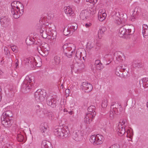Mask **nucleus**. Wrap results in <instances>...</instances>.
<instances>
[{
  "mask_svg": "<svg viewBox=\"0 0 148 148\" xmlns=\"http://www.w3.org/2000/svg\"><path fill=\"white\" fill-rule=\"evenodd\" d=\"M119 9L115 8L111 13L112 16L115 22L118 25L125 23L126 21L127 17L126 14L120 12Z\"/></svg>",
  "mask_w": 148,
  "mask_h": 148,
  "instance_id": "1",
  "label": "nucleus"
},
{
  "mask_svg": "<svg viewBox=\"0 0 148 148\" xmlns=\"http://www.w3.org/2000/svg\"><path fill=\"white\" fill-rule=\"evenodd\" d=\"M12 116L13 114L11 111L8 110L3 112L1 121L2 124L4 127H11L13 122L12 119Z\"/></svg>",
  "mask_w": 148,
  "mask_h": 148,
  "instance_id": "2",
  "label": "nucleus"
},
{
  "mask_svg": "<svg viewBox=\"0 0 148 148\" xmlns=\"http://www.w3.org/2000/svg\"><path fill=\"white\" fill-rule=\"evenodd\" d=\"M35 79L33 76H27L24 79L21 86V90L24 92H28L34 85Z\"/></svg>",
  "mask_w": 148,
  "mask_h": 148,
  "instance_id": "3",
  "label": "nucleus"
},
{
  "mask_svg": "<svg viewBox=\"0 0 148 148\" xmlns=\"http://www.w3.org/2000/svg\"><path fill=\"white\" fill-rule=\"evenodd\" d=\"M54 132L55 136L60 138H67L70 135L68 128L66 126L61 128L55 129Z\"/></svg>",
  "mask_w": 148,
  "mask_h": 148,
  "instance_id": "4",
  "label": "nucleus"
},
{
  "mask_svg": "<svg viewBox=\"0 0 148 148\" xmlns=\"http://www.w3.org/2000/svg\"><path fill=\"white\" fill-rule=\"evenodd\" d=\"M127 29L131 30L130 33L131 34H133L134 32L135 28L133 25L128 24L124 25L120 29L119 35L120 37H123L125 32H127Z\"/></svg>",
  "mask_w": 148,
  "mask_h": 148,
  "instance_id": "5",
  "label": "nucleus"
},
{
  "mask_svg": "<svg viewBox=\"0 0 148 148\" xmlns=\"http://www.w3.org/2000/svg\"><path fill=\"white\" fill-rule=\"evenodd\" d=\"M17 2L14 1L11 3V12L12 14V15L13 17L15 19L18 18L20 16L22 15L23 12L24 7L23 5H21V7L22 9H21V12L19 13V15H18V13L16 9V5L17 4Z\"/></svg>",
  "mask_w": 148,
  "mask_h": 148,
  "instance_id": "6",
  "label": "nucleus"
},
{
  "mask_svg": "<svg viewBox=\"0 0 148 148\" xmlns=\"http://www.w3.org/2000/svg\"><path fill=\"white\" fill-rule=\"evenodd\" d=\"M103 138V136L99 134L93 135L90 137V140L94 145H98L102 143Z\"/></svg>",
  "mask_w": 148,
  "mask_h": 148,
  "instance_id": "7",
  "label": "nucleus"
},
{
  "mask_svg": "<svg viewBox=\"0 0 148 148\" xmlns=\"http://www.w3.org/2000/svg\"><path fill=\"white\" fill-rule=\"evenodd\" d=\"M113 55V60L116 63L119 64L125 60V56L121 51H116L114 53Z\"/></svg>",
  "mask_w": 148,
  "mask_h": 148,
  "instance_id": "8",
  "label": "nucleus"
},
{
  "mask_svg": "<svg viewBox=\"0 0 148 148\" xmlns=\"http://www.w3.org/2000/svg\"><path fill=\"white\" fill-rule=\"evenodd\" d=\"M46 95L45 92L40 89L38 90L34 93L35 99L38 102L44 101Z\"/></svg>",
  "mask_w": 148,
  "mask_h": 148,
  "instance_id": "9",
  "label": "nucleus"
},
{
  "mask_svg": "<svg viewBox=\"0 0 148 148\" xmlns=\"http://www.w3.org/2000/svg\"><path fill=\"white\" fill-rule=\"evenodd\" d=\"M126 121L125 119H122L120 120L117 130L119 136H122L125 133V124Z\"/></svg>",
  "mask_w": 148,
  "mask_h": 148,
  "instance_id": "10",
  "label": "nucleus"
},
{
  "mask_svg": "<svg viewBox=\"0 0 148 148\" xmlns=\"http://www.w3.org/2000/svg\"><path fill=\"white\" fill-rule=\"evenodd\" d=\"M112 108V110L115 114L119 115L121 114L122 108L120 104L118 102L112 103L111 105V108Z\"/></svg>",
  "mask_w": 148,
  "mask_h": 148,
  "instance_id": "11",
  "label": "nucleus"
},
{
  "mask_svg": "<svg viewBox=\"0 0 148 148\" xmlns=\"http://www.w3.org/2000/svg\"><path fill=\"white\" fill-rule=\"evenodd\" d=\"M73 138L77 141H79L83 138V134L80 131L75 130L72 134Z\"/></svg>",
  "mask_w": 148,
  "mask_h": 148,
  "instance_id": "12",
  "label": "nucleus"
},
{
  "mask_svg": "<svg viewBox=\"0 0 148 148\" xmlns=\"http://www.w3.org/2000/svg\"><path fill=\"white\" fill-rule=\"evenodd\" d=\"M82 86V90L85 92H89L92 89V86L91 84L86 82H83Z\"/></svg>",
  "mask_w": 148,
  "mask_h": 148,
  "instance_id": "13",
  "label": "nucleus"
},
{
  "mask_svg": "<svg viewBox=\"0 0 148 148\" xmlns=\"http://www.w3.org/2000/svg\"><path fill=\"white\" fill-rule=\"evenodd\" d=\"M10 19L7 16H2L1 17L0 22L1 25L4 27H6L10 24Z\"/></svg>",
  "mask_w": 148,
  "mask_h": 148,
  "instance_id": "14",
  "label": "nucleus"
},
{
  "mask_svg": "<svg viewBox=\"0 0 148 148\" xmlns=\"http://www.w3.org/2000/svg\"><path fill=\"white\" fill-rule=\"evenodd\" d=\"M40 130L42 135L45 136L47 135L49 129L47 124L46 123H41L40 126Z\"/></svg>",
  "mask_w": 148,
  "mask_h": 148,
  "instance_id": "15",
  "label": "nucleus"
},
{
  "mask_svg": "<svg viewBox=\"0 0 148 148\" xmlns=\"http://www.w3.org/2000/svg\"><path fill=\"white\" fill-rule=\"evenodd\" d=\"M141 11L140 8L138 7H136L135 8L132 16L131 21H134L136 18H138Z\"/></svg>",
  "mask_w": 148,
  "mask_h": 148,
  "instance_id": "16",
  "label": "nucleus"
},
{
  "mask_svg": "<svg viewBox=\"0 0 148 148\" xmlns=\"http://www.w3.org/2000/svg\"><path fill=\"white\" fill-rule=\"evenodd\" d=\"M42 47V51L41 50L42 53V55L43 56H45L47 55L49 53L50 49L48 45L46 43L43 44V45L41 46Z\"/></svg>",
  "mask_w": 148,
  "mask_h": 148,
  "instance_id": "17",
  "label": "nucleus"
},
{
  "mask_svg": "<svg viewBox=\"0 0 148 148\" xmlns=\"http://www.w3.org/2000/svg\"><path fill=\"white\" fill-rule=\"evenodd\" d=\"M26 63L27 64H32L34 66H36L38 67L40 66V65L38 64L35 58L33 57L27 59Z\"/></svg>",
  "mask_w": 148,
  "mask_h": 148,
  "instance_id": "18",
  "label": "nucleus"
},
{
  "mask_svg": "<svg viewBox=\"0 0 148 148\" xmlns=\"http://www.w3.org/2000/svg\"><path fill=\"white\" fill-rule=\"evenodd\" d=\"M95 116L91 114L87 113L84 118V122L87 124H90L92 121Z\"/></svg>",
  "mask_w": 148,
  "mask_h": 148,
  "instance_id": "19",
  "label": "nucleus"
},
{
  "mask_svg": "<svg viewBox=\"0 0 148 148\" xmlns=\"http://www.w3.org/2000/svg\"><path fill=\"white\" fill-rule=\"evenodd\" d=\"M57 100L54 98L49 99L47 101V104L51 107L54 108L57 105Z\"/></svg>",
  "mask_w": 148,
  "mask_h": 148,
  "instance_id": "20",
  "label": "nucleus"
},
{
  "mask_svg": "<svg viewBox=\"0 0 148 148\" xmlns=\"http://www.w3.org/2000/svg\"><path fill=\"white\" fill-rule=\"evenodd\" d=\"M41 148H53V147L50 142L46 140H44L42 143Z\"/></svg>",
  "mask_w": 148,
  "mask_h": 148,
  "instance_id": "21",
  "label": "nucleus"
},
{
  "mask_svg": "<svg viewBox=\"0 0 148 148\" xmlns=\"http://www.w3.org/2000/svg\"><path fill=\"white\" fill-rule=\"evenodd\" d=\"M89 15V13L87 10H83L80 14V18L83 20H86L88 17Z\"/></svg>",
  "mask_w": 148,
  "mask_h": 148,
  "instance_id": "22",
  "label": "nucleus"
},
{
  "mask_svg": "<svg viewBox=\"0 0 148 148\" xmlns=\"http://www.w3.org/2000/svg\"><path fill=\"white\" fill-rule=\"evenodd\" d=\"M37 29L39 30L40 33H43L45 31H47L46 30V25L45 24H39L37 25Z\"/></svg>",
  "mask_w": 148,
  "mask_h": 148,
  "instance_id": "23",
  "label": "nucleus"
},
{
  "mask_svg": "<svg viewBox=\"0 0 148 148\" xmlns=\"http://www.w3.org/2000/svg\"><path fill=\"white\" fill-rule=\"evenodd\" d=\"M82 56V53L81 52H77L75 57L74 59L77 63L80 62L81 60V57Z\"/></svg>",
  "mask_w": 148,
  "mask_h": 148,
  "instance_id": "24",
  "label": "nucleus"
},
{
  "mask_svg": "<svg viewBox=\"0 0 148 148\" xmlns=\"http://www.w3.org/2000/svg\"><path fill=\"white\" fill-rule=\"evenodd\" d=\"M107 29L105 27H102L98 32V36L99 39H101L105 34V32L106 31Z\"/></svg>",
  "mask_w": 148,
  "mask_h": 148,
  "instance_id": "25",
  "label": "nucleus"
},
{
  "mask_svg": "<svg viewBox=\"0 0 148 148\" xmlns=\"http://www.w3.org/2000/svg\"><path fill=\"white\" fill-rule=\"evenodd\" d=\"M96 108L95 106L92 105L89 107L88 109V113L91 114L92 115L93 114V116H95L96 114L95 112Z\"/></svg>",
  "mask_w": 148,
  "mask_h": 148,
  "instance_id": "26",
  "label": "nucleus"
},
{
  "mask_svg": "<svg viewBox=\"0 0 148 148\" xmlns=\"http://www.w3.org/2000/svg\"><path fill=\"white\" fill-rule=\"evenodd\" d=\"M142 66V63L139 61L136 60L134 61L132 63V67L136 69L141 68Z\"/></svg>",
  "mask_w": 148,
  "mask_h": 148,
  "instance_id": "27",
  "label": "nucleus"
},
{
  "mask_svg": "<svg viewBox=\"0 0 148 148\" xmlns=\"http://www.w3.org/2000/svg\"><path fill=\"white\" fill-rule=\"evenodd\" d=\"M0 139L2 142L6 143H7L9 140V138L6 133H5V134L2 135L0 136Z\"/></svg>",
  "mask_w": 148,
  "mask_h": 148,
  "instance_id": "28",
  "label": "nucleus"
},
{
  "mask_svg": "<svg viewBox=\"0 0 148 148\" xmlns=\"http://www.w3.org/2000/svg\"><path fill=\"white\" fill-rule=\"evenodd\" d=\"M36 41L34 38H30L29 37L27 38L26 40V43L28 45H32L35 43Z\"/></svg>",
  "mask_w": 148,
  "mask_h": 148,
  "instance_id": "29",
  "label": "nucleus"
},
{
  "mask_svg": "<svg viewBox=\"0 0 148 148\" xmlns=\"http://www.w3.org/2000/svg\"><path fill=\"white\" fill-rule=\"evenodd\" d=\"M64 11L65 13L68 15V16H71L72 14V10L71 8L69 6L66 7V9H64Z\"/></svg>",
  "mask_w": 148,
  "mask_h": 148,
  "instance_id": "30",
  "label": "nucleus"
},
{
  "mask_svg": "<svg viewBox=\"0 0 148 148\" xmlns=\"http://www.w3.org/2000/svg\"><path fill=\"white\" fill-rule=\"evenodd\" d=\"M16 138L18 141L19 142H23L24 143L25 141L24 136L20 134H18L17 135Z\"/></svg>",
  "mask_w": 148,
  "mask_h": 148,
  "instance_id": "31",
  "label": "nucleus"
},
{
  "mask_svg": "<svg viewBox=\"0 0 148 148\" xmlns=\"http://www.w3.org/2000/svg\"><path fill=\"white\" fill-rule=\"evenodd\" d=\"M63 51L65 55L68 58H70L72 56V54L75 53V51L73 50H72L71 52H68L66 49H65Z\"/></svg>",
  "mask_w": 148,
  "mask_h": 148,
  "instance_id": "32",
  "label": "nucleus"
},
{
  "mask_svg": "<svg viewBox=\"0 0 148 148\" xmlns=\"http://www.w3.org/2000/svg\"><path fill=\"white\" fill-rule=\"evenodd\" d=\"M54 60L56 65L59 64L61 62L60 58L58 56H56L54 58Z\"/></svg>",
  "mask_w": 148,
  "mask_h": 148,
  "instance_id": "33",
  "label": "nucleus"
},
{
  "mask_svg": "<svg viewBox=\"0 0 148 148\" xmlns=\"http://www.w3.org/2000/svg\"><path fill=\"white\" fill-rule=\"evenodd\" d=\"M116 74L117 76H120L123 72L121 70V66H117L115 70Z\"/></svg>",
  "mask_w": 148,
  "mask_h": 148,
  "instance_id": "34",
  "label": "nucleus"
},
{
  "mask_svg": "<svg viewBox=\"0 0 148 148\" xmlns=\"http://www.w3.org/2000/svg\"><path fill=\"white\" fill-rule=\"evenodd\" d=\"M147 82H148V78H144L142 79L140 81V87L141 86H143L144 84L147 83Z\"/></svg>",
  "mask_w": 148,
  "mask_h": 148,
  "instance_id": "35",
  "label": "nucleus"
},
{
  "mask_svg": "<svg viewBox=\"0 0 148 148\" xmlns=\"http://www.w3.org/2000/svg\"><path fill=\"white\" fill-rule=\"evenodd\" d=\"M71 31L68 28L65 27L63 31V33L64 34L65 36H67L70 33Z\"/></svg>",
  "mask_w": 148,
  "mask_h": 148,
  "instance_id": "36",
  "label": "nucleus"
},
{
  "mask_svg": "<svg viewBox=\"0 0 148 148\" xmlns=\"http://www.w3.org/2000/svg\"><path fill=\"white\" fill-rule=\"evenodd\" d=\"M127 32H125L123 36H124L125 38H130V37H129L130 35H132L131 34V33H130L131 30L127 29Z\"/></svg>",
  "mask_w": 148,
  "mask_h": 148,
  "instance_id": "37",
  "label": "nucleus"
},
{
  "mask_svg": "<svg viewBox=\"0 0 148 148\" xmlns=\"http://www.w3.org/2000/svg\"><path fill=\"white\" fill-rule=\"evenodd\" d=\"M95 66L97 70H102L104 68L103 65L101 63H99V64H98L96 65Z\"/></svg>",
  "mask_w": 148,
  "mask_h": 148,
  "instance_id": "38",
  "label": "nucleus"
},
{
  "mask_svg": "<svg viewBox=\"0 0 148 148\" xmlns=\"http://www.w3.org/2000/svg\"><path fill=\"white\" fill-rule=\"evenodd\" d=\"M94 46V44L91 42H89L87 43V47L89 49H90Z\"/></svg>",
  "mask_w": 148,
  "mask_h": 148,
  "instance_id": "39",
  "label": "nucleus"
},
{
  "mask_svg": "<svg viewBox=\"0 0 148 148\" xmlns=\"http://www.w3.org/2000/svg\"><path fill=\"white\" fill-rule=\"evenodd\" d=\"M107 102V100L106 99H104V100L102 101L101 105L102 108H105L108 105Z\"/></svg>",
  "mask_w": 148,
  "mask_h": 148,
  "instance_id": "40",
  "label": "nucleus"
},
{
  "mask_svg": "<svg viewBox=\"0 0 148 148\" xmlns=\"http://www.w3.org/2000/svg\"><path fill=\"white\" fill-rule=\"evenodd\" d=\"M12 143H6L2 147V148H12Z\"/></svg>",
  "mask_w": 148,
  "mask_h": 148,
  "instance_id": "41",
  "label": "nucleus"
},
{
  "mask_svg": "<svg viewBox=\"0 0 148 148\" xmlns=\"http://www.w3.org/2000/svg\"><path fill=\"white\" fill-rule=\"evenodd\" d=\"M70 46H73V47H75L74 45L73 44H68L67 43L65 44L64 45H63V51L65 49H67L68 48V47Z\"/></svg>",
  "mask_w": 148,
  "mask_h": 148,
  "instance_id": "42",
  "label": "nucleus"
},
{
  "mask_svg": "<svg viewBox=\"0 0 148 148\" xmlns=\"http://www.w3.org/2000/svg\"><path fill=\"white\" fill-rule=\"evenodd\" d=\"M47 31H45L43 33H40V35L42 36V37L45 39L47 38L48 37V34L47 33Z\"/></svg>",
  "mask_w": 148,
  "mask_h": 148,
  "instance_id": "43",
  "label": "nucleus"
},
{
  "mask_svg": "<svg viewBox=\"0 0 148 148\" xmlns=\"http://www.w3.org/2000/svg\"><path fill=\"white\" fill-rule=\"evenodd\" d=\"M43 45V44L42 43V45H38V46L37 47L36 49L38 51V52L42 55V53L41 52L40 50H41V51H42V46Z\"/></svg>",
  "mask_w": 148,
  "mask_h": 148,
  "instance_id": "44",
  "label": "nucleus"
},
{
  "mask_svg": "<svg viewBox=\"0 0 148 148\" xmlns=\"http://www.w3.org/2000/svg\"><path fill=\"white\" fill-rule=\"evenodd\" d=\"M73 24V25L70 27L71 28L73 29L74 30H76L77 28V25L75 23Z\"/></svg>",
  "mask_w": 148,
  "mask_h": 148,
  "instance_id": "45",
  "label": "nucleus"
},
{
  "mask_svg": "<svg viewBox=\"0 0 148 148\" xmlns=\"http://www.w3.org/2000/svg\"><path fill=\"white\" fill-rule=\"evenodd\" d=\"M46 25V30H47L48 29H49L48 30V32H49V31L51 32V31H53V30L52 29V27H51V25Z\"/></svg>",
  "mask_w": 148,
  "mask_h": 148,
  "instance_id": "46",
  "label": "nucleus"
},
{
  "mask_svg": "<svg viewBox=\"0 0 148 148\" xmlns=\"http://www.w3.org/2000/svg\"><path fill=\"white\" fill-rule=\"evenodd\" d=\"M127 67L126 65L123 64L121 66V70L122 71H123L127 69Z\"/></svg>",
  "mask_w": 148,
  "mask_h": 148,
  "instance_id": "47",
  "label": "nucleus"
},
{
  "mask_svg": "<svg viewBox=\"0 0 148 148\" xmlns=\"http://www.w3.org/2000/svg\"><path fill=\"white\" fill-rule=\"evenodd\" d=\"M112 110L111 109V111L110 112V118L111 119H113L114 117V114L113 113L114 111H113L112 110Z\"/></svg>",
  "mask_w": 148,
  "mask_h": 148,
  "instance_id": "48",
  "label": "nucleus"
},
{
  "mask_svg": "<svg viewBox=\"0 0 148 148\" xmlns=\"http://www.w3.org/2000/svg\"><path fill=\"white\" fill-rule=\"evenodd\" d=\"M98 0H86V2H89L90 3H92L93 4H94L96 3Z\"/></svg>",
  "mask_w": 148,
  "mask_h": 148,
  "instance_id": "49",
  "label": "nucleus"
},
{
  "mask_svg": "<svg viewBox=\"0 0 148 148\" xmlns=\"http://www.w3.org/2000/svg\"><path fill=\"white\" fill-rule=\"evenodd\" d=\"M35 108L36 110V112L38 113L40 112L41 110V109L40 108L39 106H35Z\"/></svg>",
  "mask_w": 148,
  "mask_h": 148,
  "instance_id": "50",
  "label": "nucleus"
},
{
  "mask_svg": "<svg viewBox=\"0 0 148 148\" xmlns=\"http://www.w3.org/2000/svg\"><path fill=\"white\" fill-rule=\"evenodd\" d=\"M98 18L99 20L100 21H102L105 20L103 18V17L102 18L101 16V15H100V13L99 12V13L98 14Z\"/></svg>",
  "mask_w": 148,
  "mask_h": 148,
  "instance_id": "51",
  "label": "nucleus"
},
{
  "mask_svg": "<svg viewBox=\"0 0 148 148\" xmlns=\"http://www.w3.org/2000/svg\"><path fill=\"white\" fill-rule=\"evenodd\" d=\"M36 41V42L35 44L36 45H42V44H41V40L40 39H38L37 40H35Z\"/></svg>",
  "mask_w": 148,
  "mask_h": 148,
  "instance_id": "52",
  "label": "nucleus"
},
{
  "mask_svg": "<svg viewBox=\"0 0 148 148\" xmlns=\"http://www.w3.org/2000/svg\"><path fill=\"white\" fill-rule=\"evenodd\" d=\"M109 148H120L119 145L118 144H114L110 147Z\"/></svg>",
  "mask_w": 148,
  "mask_h": 148,
  "instance_id": "53",
  "label": "nucleus"
},
{
  "mask_svg": "<svg viewBox=\"0 0 148 148\" xmlns=\"http://www.w3.org/2000/svg\"><path fill=\"white\" fill-rule=\"evenodd\" d=\"M133 135V132H130V131L129 132V133H127V137H129L130 138V136H131L132 137V136Z\"/></svg>",
  "mask_w": 148,
  "mask_h": 148,
  "instance_id": "54",
  "label": "nucleus"
},
{
  "mask_svg": "<svg viewBox=\"0 0 148 148\" xmlns=\"http://www.w3.org/2000/svg\"><path fill=\"white\" fill-rule=\"evenodd\" d=\"M101 45L100 43L97 42L95 48L97 50H98L99 49V47L101 46Z\"/></svg>",
  "mask_w": 148,
  "mask_h": 148,
  "instance_id": "55",
  "label": "nucleus"
},
{
  "mask_svg": "<svg viewBox=\"0 0 148 148\" xmlns=\"http://www.w3.org/2000/svg\"><path fill=\"white\" fill-rule=\"evenodd\" d=\"M72 46H70L68 47V48H67V50L68 51V52L69 51L71 52L72 50L74 51V50L75 49V48H74L73 49H72V48L71 47Z\"/></svg>",
  "mask_w": 148,
  "mask_h": 148,
  "instance_id": "56",
  "label": "nucleus"
},
{
  "mask_svg": "<svg viewBox=\"0 0 148 148\" xmlns=\"http://www.w3.org/2000/svg\"><path fill=\"white\" fill-rule=\"evenodd\" d=\"M72 46H70L68 47V48H67V50L68 51V52L69 51L71 52L72 50L74 51V50L75 49V48H74L73 49H72V48L71 47Z\"/></svg>",
  "mask_w": 148,
  "mask_h": 148,
  "instance_id": "57",
  "label": "nucleus"
},
{
  "mask_svg": "<svg viewBox=\"0 0 148 148\" xmlns=\"http://www.w3.org/2000/svg\"><path fill=\"white\" fill-rule=\"evenodd\" d=\"M100 15H101V16L103 18V17L104 19H105L106 16V14L105 13H103L102 14H100Z\"/></svg>",
  "mask_w": 148,
  "mask_h": 148,
  "instance_id": "58",
  "label": "nucleus"
},
{
  "mask_svg": "<svg viewBox=\"0 0 148 148\" xmlns=\"http://www.w3.org/2000/svg\"><path fill=\"white\" fill-rule=\"evenodd\" d=\"M101 63L100 60H96L95 62V66L99 64V63Z\"/></svg>",
  "mask_w": 148,
  "mask_h": 148,
  "instance_id": "59",
  "label": "nucleus"
},
{
  "mask_svg": "<svg viewBox=\"0 0 148 148\" xmlns=\"http://www.w3.org/2000/svg\"><path fill=\"white\" fill-rule=\"evenodd\" d=\"M11 49L13 51H14L15 52H17V50H16V47H15L14 46H12L11 47Z\"/></svg>",
  "mask_w": 148,
  "mask_h": 148,
  "instance_id": "60",
  "label": "nucleus"
},
{
  "mask_svg": "<svg viewBox=\"0 0 148 148\" xmlns=\"http://www.w3.org/2000/svg\"><path fill=\"white\" fill-rule=\"evenodd\" d=\"M16 8L17 10L16 9V10L17 11H18L17 12H18V15H19L20 14V12H21V11L20 10V8H19V7L17 5H16Z\"/></svg>",
  "mask_w": 148,
  "mask_h": 148,
  "instance_id": "61",
  "label": "nucleus"
},
{
  "mask_svg": "<svg viewBox=\"0 0 148 148\" xmlns=\"http://www.w3.org/2000/svg\"><path fill=\"white\" fill-rule=\"evenodd\" d=\"M18 60L17 59H16L15 60V64L16 68H17L18 66Z\"/></svg>",
  "mask_w": 148,
  "mask_h": 148,
  "instance_id": "62",
  "label": "nucleus"
},
{
  "mask_svg": "<svg viewBox=\"0 0 148 148\" xmlns=\"http://www.w3.org/2000/svg\"><path fill=\"white\" fill-rule=\"evenodd\" d=\"M52 31H51V33L50 34H51V36H52V37L53 38V39L54 38H55V37L56 36V35H55L54 36H53V35H54V34H53L52 33ZM52 32H55L54 31H53V30Z\"/></svg>",
  "mask_w": 148,
  "mask_h": 148,
  "instance_id": "63",
  "label": "nucleus"
},
{
  "mask_svg": "<svg viewBox=\"0 0 148 148\" xmlns=\"http://www.w3.org/2000/svg\"><path fill=\"white\" fill-rule=\"evenodd\" d=\"M91 25V23H86L85 24V26L87 27H89Z\"/></svg>",
  "mask_w": 148,
  "mask_h": 148,
  "instance_id": "64",
  "label": "nucleus"
}]
</instances>
